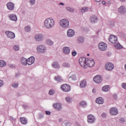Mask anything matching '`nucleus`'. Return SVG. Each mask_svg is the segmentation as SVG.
<instances>
[{"mask_svg":"<svg viewBox=\"0 0 126 126\" xmlns=\"http://www.w3.org/2000/svg\"><path fill=\"white\" fill-rule=\"evenodd\" d=\"M34 39L36 42H41L44 40V35L42 34H36L34 36Z\"/></svg>","mask_w":126,"mask_h":126,"instance_id":"7","label":"nucleus"},{"mask_svg":"<svg viewBox=\"0 0 126 126\" xmlns=\"http://www.w3.org/2000/svg\"><path fill=\"white\" fill-rule=\"evenodd\" d=\"M65 100L67 102V103H71V102H72V98L70 96L66 97Z\"/></svg>","mask_w":126,"mask_h":126,"instance_id":"36","label":"nucleus"},{"mask_svg":"<svg viewBox=\"0 0 126 126\" xmlns=\"http://www.w3.org/2000/svg\"><path fill=\"white\" fill-rule=\"evenodd\" d=\"M69 78L70 79H72V80H75L76 79V75H75V74L72 75L71 74H70L69 75Z\"/></svg>","mask_w":126,"mask_h":126,"instance_id":"34","label":"nucleus"},{"mask_svg":"<svg viewBox=\"0 0 126 126\" xmlns=\"http://www.w3.org/2000/svg\"><path fill=\"white\" fill-rule=\"evenodd\" d=\"M102 91L104 92H108L110 90V86L106 85L102 87Z\"/></svg>","mask_w":126,"mask_h":126,"instance_id":"29","label":"nucleus"},{"mask_svg":"<svg viewBox=\"0 0 126 126\" xmlns=\"http://www.w3.org/2000/svg\"><path fill=\"white\" fill-rule=\"evenodd\" d=\"M121 86L123 89H125L126 90V83H123L122 84Z\"/></svg>","mask_w":126,"mask_h":126,"instance_id":"46","label":"nucleus"},{"mask_svg":"<svg viewBox=\"0 0 126 126\" xmlns=\"http://www.w3.org/2000/svg\"><path fill=\"white\" fill-rule=\"evenodd\" d=\"M80 105L82 106L83 108H85L87 106V103L86 101H82L80 102Z\"/></svg>","mask_w":126,"mask_h":126,"instance_id":"33","label":"nucleus"},{"mask_svg":"<svg viewBox=\"0 0 126 126\" xmlns=\"http://www.w3.org/2000/svg\"><path fill=\"white\" fill-rule=\"evenodd\" d=\"M109 40L112 44H116L118 42V37L115 35H111L110 36Z\"/></svg>","mask_w":126,"mask_h":126,"instance_id":"13","label":"nucleus"},{"mask_svg":"<svg viewBox=\"0 0 126 126\" xmlns=\"http://www.w3.org/2000/svg\"><path fill=\"white\" fill-rule=\"evenodd\" d=\"M113 98L114 99H117V98H118V95L117 94H114L113 95Z\"/></svg>","mask_w":126,"mask_h":126,"instance_id":"54","label":"nucleus"},{"mask_svg":"<svg viewBox=\"0 0 126 126\" xmlns=\"http://www.w3.org/2000/svg\"><path fill=\"white\" fill-rule=\"evenodd\" d=\"M20 121L23 125H27V119L24 117H21L20 118Z\"/></svg>","mask_w":126,"mask_h":126,"instance_id":"30","label":"nucleus"},{"mask_svg":"<svg viewBox=\"0 0 126 126\" xmlns=\"http://www.w3.org/2000/svg\"><path fill=\"white\" fill-rule=\"evenodd\" d=\"M115 47L116 48V49H118V50H121V49H123V46L121 45L120 43H117L115 44Z\"/></svg>","mask_w":126,"mask_h":126,"instance_id":"37","label":"nucleus"},{"mask_svg":"<svg viewBox=\"0 0 126 126\" xmlns=\"http://www.w3.org/2000/svg\"><path fill=\"white\" fill-rule=\"evenodd\" d=\"M53 107L55 110H57V111H62V110H63V105L59 103L54 104Z\"/></svg>","mask_w":126,"mask_h":126,"instance_id":"14","label":"nucleus"},{"mask_svg":"<svg viewBox=\"0 0 126 126\" xmlns=\"http://www.w3.org/2000/svg\"><path fill=\"white\" fill-rule=\"evenodd\" d=\"M88 122L90 124H93L95 123V116L92 115H89L88 116Z\"/></svg>","mask_w":126,"mask_h":126,"instance_id":"15","label":"nucleus"},{"mask_svg":"<svg viewBox=\"0 0 126 126\" xmlns=\"http://www.w3.org/2000/svg\"><path fill=\"white\" fill-rule=\"evenodd\" d=\"M120 121L122 124H124V123H125L126 122V120H125V118H121L120 119Z\"/></svg>","mask_w":126,"mask_h":126,"instance_id":"47","label":"nucleus"},{"mask_svg":"<svg viewBox=\"0 0 126 126\" xmlns=\"http://www.w3.org/2000/svg\"><path fill=\"white\" fill-rule=\"evenodd\" d=\"M96 102L97 104H102L104 103V99L102 97H98L96 98Z\"/></svg>","mask_w":126,"mask_h":126,"instance_id":"27","label":"nucleus"},{"mask_svg":"<svg viewBox=\"0 0 126 126\" xmlns=\"http://www.w3.org/2000/svg\"><path fill=\"white\" fill-rule=\"evenodd\" d=\"M107 3L108 4H111V1H107Z\"/></svg>","mask_w":126,"mask_h":126,"instance_id":"60","label":"nucleus"},{"mask_svg":"<svg viewBox=\"0 0 126 126\" xmlns=\"http://www.w3.org/2000/svg\"><path fill=\"white\" fill-rule=\"evenodd\" d=\"M102 4H106V2L105 1H102Z\"/></svg>","mask_w":126,"mask_h":126,"instance_id":"61","label":"nucleus"},{"mask_svg":"<svg viewBox=\"0 0 126 126\" xmlns=\"http://www.w3.org/2000/svg\"><path fill=\"white\" fill-rule=\"evenodd\" d=\"M101 116L102 117V118H106L107 117V114L105 113H102Z\"/></svg>","mask_w":126,"mask_h":126,"instance_id":"52","label":"nucleus"},{"mask_svg":"<svg viewBox=\"0 0 126 126\" xmlns=\"http://www.w3.org/2000/svg\"><path fill=\"white\" fill-rule=\"evenodd\" d=\"M8 66L10 68H13L15 67V65H14V64H9L8 65Z\"/></svg>","mask_w":126,"mask_h":126,"instance_id":"49","label":"nucleus"},{"mask_svg":"<svg viewBox=\"0 0 126 126\" xmlns=\"http://www.w3.org/2000/svg\"><path fill=\"white\" fill-rule=\"evenodd\" d=\"M12 86L14 88H17V87H18V83H14Z\"/></svg>","mask_w":126,"mask_h":126,"instance_id":"45","label":"nucleus"},{"mask_svg":"<svg viewBox=\"0 0 126 126\" xmlns=\"http://www.w3.org/2000/svg\"><path fill=\"white\" fill-rule=\"evenodd\" d=\"M9 18H10V20H12V21H17V17L15 14H11L9 16Z\"/></svg>","mask_w":126,"mask_h":126,"instance_id":"23","label":"nucleus"},{"mask_svg":"<svg viewBox=\"0 0 126 126\" xmlns=\"http://www.w3.org/2000/svg\"><path fill=\"white\" fill-rule=\"evenodd\" d=\"M35 63V58L34 57L32 56L27 59V63L29 65H31V64H33Z\"/></svg>","mask_w":126,"mask_h":126,"instance_id":"16","label":"nucleus"},{"mask_svg":"<svg viewBox=\"0 0 126 126\" xmlns=\"http://www.w3.org/2000/svg\"><path fill=\"white\" fill-rule=\"evenodd\" d=\"M25 30L26 32H30V31L31 30V27H30V26H27L25 28Z\"/></svg>","mask_w":126,"mask_h":126,"instance_id":"40","label":"nucleus"},{"mask_svg":"<svg viewBox=\"0 0 126 126\" xmlns=\"http://www.w3.org/2000/svg\"><path fill=\"white\" fill-rule=\"evenodd\" d=\"M110 114L112 115V116H116V115H118V110L117 108L113 107L110 109Z\"/></svg>","mask_w":126,"mask_h":126,"instance_id":"20","label":"nucleus"},{"mask_svg":"<svg viewBox=\"0 0 126 126\" xmlns=\"http://www.w3.org/2000/svg\"><path fill=\"white\" fill-rule=\"evenodd\" d=\"M7 7L9 10H13L14 9V4L11 2H9L6 4Z\"/></svg>","mask_w":126,"mask_h":126,"instance_id":"18","label":"nucleus"},{"mask_svg":"<svg viewBox=\"0 0 126 126\" xmlns=\"http://www.w3.org/2000/svg\"><path fill=\"white\" fill-rule=\"evenodd\" d=\"M77 42L79 44H82V43H84V37L83 36H79L77 39Z\"/></svg>","mask_w":126,"mask_h":126,"instance_id":"24","label":"nucleus"},{"mask_svg":"<svg viewBox=\"0 0 126 126\" xmlns=\"http://www.w3.org/2000/svg\"><path fill=\"white\" fill-rule=\"evenodd\" d=\"M90 21L92 23H96L98 21V18L95 15L92 16L90 18Z\"/></svg>","mask_w":126,"mask_h":126,"instance_id":"21","label":"nucleus"},{"mask_svg":"<svg viewBox=\"0 0 126 126\" xmlns=\"http://www.w3.org/2000/svg\"><path fill=\"white\" fill-rule=\"evenodd\" d=\"M79 63L82 67L86 69V65L87 64V59L85 58H80L79 60Z\"/></svg>","mask_w":126,"mask_h":126,"instance_id":"4","label":"nucleus"},{"mask_svg":"<svg viewBox=\"0 0 126 126\" xmlns=\"http://www.w3.org/2000/svg\"><path fill=\"white\" fill-rule=\"evenodd\" d=\"M59 5H64V3H63V2H60L59 3Z\"/></svg>","mask_w":126,"mask_h":126,"instance_id":"56","label":"nucleus"},{"mask_svg":"<svg viewBox=\"0 0 126 126\" xmlns=\"http://www.w3.org/2000/svg\"><path fill=\"white\" fill-rule=\"evenodd\" d=\"M94 0L96 2H100V1H101V0Z\"/></svg>","mask_w":126,"mask_h":126,"instance_id":"58","label":"nucleus"},{"mask_svg":"<svg viewBox=\"0 0 126 126\" xmlns=\"http://www.w3.org/2000/svg\"><path fill=\"white\" fill-rule=\"evenodd\" d=\"M118 11L121 14H125L126 12V6L125 5L120 6L118 9Z\"/></svg>","mask_w":126,"mask_h":126,"instance_id":"17","label":"nucleus"},{"mask_svg":"<svg viewBox=\"0 0 126 126\" xmlns=\"http://www.w3.org/2000/svg\"><path fill=\"white\" fill-rule=\"evenodd\" d=\"M98 48L100 51H106L107 50V44L104 42H100L98 44Z\"/></svg>","mask_w":126,"mask_h":126,"instance_id":"10","label":"nucleus"},{"mask_svg":"<svg viewBox=\"0 0 126 126\" xmlns=\"http://www.w3.org/2000/svg\"><path fill=\"white\" fill-rule=\"evenodd\" d=\"M10 118L11 119V120H12V121H15V118H14L12 116H10Z\"/></svg>","mask_w":126,"mask_h":126,"instance_id":"55","label":"nucleus"},{"mask_svg":"<svg viewBox=\"0 0 126 126\" xmlns=\"http://www.w3.org/2000/svg\"><path fill=\"white\" fill-rule=\"evenodd\" d=\"M19 49H20V47H19V45H16L13 47V49L15 51H19Z\"/></svg>","mask_w":126,"mask_h":126,"instance_id":"42","label":"nucleus"},{"mask_svg":"<svg viewBox=\"0 0 126 126\" xmlns=\"http://www.w3.org/2000/svg\"><path fill=\"white\" fill-rule=\"evenodd\" d=\"M20 63H21L23 65H27V59L24 57H22L20 59Z\"/></svg>","mask_w":126,"mask_h":126,"instance_id":"22","label":"nucleus"},{"mask_svg":"<svg viewBox=\"0 0 126 126\" xmlns=\"http://www.w3.org/2000/svg\"><path fill=\"white\" fill-rule=\"evenodd\" d=\"M59 123H61V122H63V119H62V118H60L59 120H58Z\"/></svg>","mask_w":126,"mask_h":126,"instance_id":"57","label":"nucleus"},{"mask_svg":"<svg viewBox=\"0 0 126 126\" xmlns=\"http://www.w3.org/2000/svg\"><path fill=\"white\" fill-rule=\"evenodd\" d=\"M46 115H51V112L46 111H45Z\"/></svg>","mask_w":126,"mask_h":126,"instance_id":"53","label":"nucleus"},{"mask_svg":"<svg viewBox=\"0 0 126 126\" xmlns=\"http://www.w3.org/2000/svg\"><path fill=\"white\" fill-rule=\"evenodd\" d=\"M44 118V114H39L38 115V119H43Z\"/></svg>","mask_w":126,"mask_h":126,"instance_id":"50","label":"nucleus"},{"mask_svg":"<svg viewBox=\"0 0 126 126\" xmlns=\"http://www.w3.org/2000/svg\"><path fill=\"white\" fill-rule=\"evenodd\" d=\"M95 64V62L93 59H87L86 66L88 67H93Z\"/></svg>","mask_w":126,"mask_h":126,"instance_id":"9","label":"nucleus"},{"mask_svg":"<svg viewBox=\"0 0 126 126\" xmlns=\"http://www.w3.org/2000/svg\"><path fill=\"white\" fill-rule=\"evenodd\" d=\"M87 83L86 82V80H83L81 81V83L80 84V86L81 88H84L86 87Z\"/></svg>","mask_w":126,"mask_h":126,"instance_id":"25","label":"nucleus"},{"mask_svg":"<svg viewBox=\"0 0 126 126\" xmlns=\"http://www.w3.org/2000/svg\"><path fill=\"white\" fill-rule=\"evenodd\" d=\"M29 2L31 5H34L36 2V0H29Z\"/></svg>","mask_w":126,"mask_h":126,"instance_id":"43","label":"nucleus"},{"mask_svg":"<svg viewBox=\"0 0 126 126\" xmlns=\"http://www.w3.org/2000/svg\"><path fill=\"white\" fill-rule=\"evenodd\" d=\"M63 52L65 55H68L70 53V48L69 47H64L63 48Z\"/></svg>","mask_w":126,"mask_h":126,"instance_id":"19","label":"nucleus"},{"mask_svg":"<svg viewBox=\"0 0 126 126\" xmlns=\"http://www.w3.org/2000/svg\"><path fill=\"white\" fill-rule=\"evenodd\" d=\"M63 65L64 67H69V66H70V64H69V63H64L63 64Z\"/></svg>","mask_w":126,"mask_h":126,"instance_id":"44","label":"nucleus"},{"mask_svg":"<svg viewBox=\"0 0 126 126\" xmlns=\"http://www.w3.org/2000/svg\"><path fill=\"white\" fill-rule=\"evenodd\" d=\"M3 86V82L2 80H0V87H2Z\"/></svg>","mask_w":126,"mask_h":126,"instance_id":"51","label":"nucleus"},{"mask_svg":"<svg viewBox=\"0 0 126 126\" xmlns=\"http://www.w3.org/2000/svg\"><path fill=\"white\" fill-rule=\"evenodd\" d=\"M23 108H25V109H26V108H27V106L24 105H23Z\"/></svg>","mask_w":126,"mask_h":126,"instance_id":"62","label":"nucleus"},{"mask_svg":"<svg viewBox=\"0 0 126 126\" xmlns=\"http://www.w3.org/2000/svg\"><path fill=\"white\" fill-rule=\"evenodd\" d=\"M75 35V31L74 30L69 29L67 31V37H69L70 38H71L73 37Z\"/></svg>","mask_w":126,"mask_h":126,"instance_id":"12","label":"nucleus"},{"mask_svg":"<svg viewBox=\"0 0 126 126\" xmlns=\"http://www.w3.org/2000/svg\"><path fill=\"white\" fill-rule=\"evenodd\" d=\"M6 65V62L2 60H0V67H3Z\"/></svg>","mask_w":126,"mask_h":126,"instance_id":"35","label":"nucleus"},{"mask_svg":"<svg viewBox=\"0 0 126 126\" xmlns=\"http://www.w3.org/2000/svg\"><path fill=\"white\" fill-rule=\"evenodd\" d=\"M88 7H83L81 9V12H87L88 11Z\"/></svg>","mask_w":126,"mask_h":126,"instance_id":"39","label":"nucleus"},{"mask_svg":"<svg viewBox=\"0 0 126 126\" xmlns=\"http://www.w3.org/2000/svg\"><path fill=\"white\" fill-rule=\"evenodd\" d=\"M54 79L56 81H57V82H63V80L60 76H55Z\"/></svg>","mask_w":126,"mask_h":126,"instance_id":"26","label":"nucleus"},{"mask_svg":"<svg viewBox=\"0 0 126 126\" xmlns=\"http://www.w3.org/2000/svg\"><path fill=\"white\" fill-rule=\"evenodd\" d=\"M121 1H122V2H125L126 1V0H120Z\"/></svg>","mask_w":126,"mask_h":126,"instance_id":"63","label":"nucleus"},{"mask_svg":"<svg viewBox=\"0 0 126 126\" xmlns=\"http://www.w3.org/2000/svg\"><path fill=\"white\" fill-rule=\"evenodd\" d=\"M61 88L63 92H69V91H70V86L68 84H63L61 86Z\"/></svg>","mask_w":126,"mask_h":126,"instance_id":"6","label":"nucleus"},{"mask_svg":"<svg viewBox=\"0 0 126 126\" xmlns=\"http://www.w3.org/2000/svg\"><path fill=\"white\" fill-rule=\"evenodd\" d=\"M52 66L54 68H56L57 69L60 68V64H59V63L58 62H54L52 64Z\"/></svg>","mask_w":126,"mask_h":126,"instance_id":"28","label":"nucleus"},{"mask_svg":"<svg viewBox=\"0 0 126 126\" xmlns=\"http://www.w3.org/2000/svg\"><path fill=\"white\" fill-rule=\"evenodd\" d=\"M114 67H115V66L112 63H107L105 64V68L106 70H108L109 71L113 70V69H114Z\"/></svg>","mask_w":126,"mask_h":126,"instance_id":"8","label":"nucleus"},{"mask_svg":"<svg viewBox=\"0 0 126 126\" xmlns=\"http://www.w3.org/2000/svg\"><path fill=\"white\" fill-rule=\"evenodd\" d=\"M125 69L126 70V64L125 65Z\"/></svg>","mask_w":126,"mask_h":126,"instance_id":"64","label":"nucleus"},{"mask_svg":"<svg viewBox=\"0 0 126 126\" xmlns=\"http://www.w3.org/2000/svg\"><path fill=\"white\" fill-rule=\"evenodd\" d=\"M62 126H70V123L67 121H63L62 123Z\"/></svg>","mask_w":126,"mask_h":126,"instance_id":"38","label":"nucleus"},{"mask_svg":"<svg viewBox=\"0 0 126 126\" xmlns=\"http://www.w3.org/2000/svg\"><path fill=\"white\" fill-rule=\"evenodd\" d=\"M93 93H96V90H95L94 89L93 90Z\"/></svg>","mask_w":126,"mask_h":126,"instance_id":"59","label":"nucleus"},{"mask_svg":"<svg viewBox=\"0 0 126 126\" xmlns=\"http://www.w3.org/2000/svg\"><path fill=\"white\" fill-rule=\"evenodd\" d=\"M72 55L73 57H75L77 55V53L75 51H73L72 52Z\"/></svg>","mask_w":126,"mask_h":126,"instance_id":"48","label":"nucleus"},{"mask_svg":"<svg viewBox=\"0 0 126 126\" xmlns=\"http://www.w3.org/2000/svg\"><path fill=\"white\" fill-rule=\"evenodd\" d=\"M49 94L50 95H53L55 94V90L54 89H51L49 92Z\"/></svg>","mask_w":126,"mask_h":126,"instance_id":"41","label":"nucleus"},{"mask_svg":"<svg viewBox=\"0 0 126 126\" xmlns=\"http://www.w3.org/2000/svg\"><path fill=\"white\" fill-rule=\"evenodd\" d=\"M60 25L64 29H67L69 27V21L66 19H63L60 21Z\"/></svg>","mask_w":126,"mask_h":126,"instance_id":"2","label":"nucleus"},{"mask_svg":"<svg viewBox=\"0 0 126 126\" xmlns=\"http://www.w3.org/2000/svg\"><path fill=\"white\" fill-rule=\"evenodd\" d=\"M94 81L95 83L99 84L102 81H103V77L100 75H97L94 77Z\"/></svg>","mask_w":126,"mask_h":126,"instance_id":"5","label":"nucleus"},{"mask_svg":"<svg viewBox=\"0 0 126 126\" xmlns=\"http://www.w3.org/2000/svg\"><path fill=\"white\" fill-rule=\"evenodd\" d=\"M54 25H55V21L53 18H48L44 21V26L47 29H51L52 27H54Z\"/></svg>","mask_w":126,"mask_h":126,"instance_id":"1","label":"nucleus"},{"mask_svg":"<svg viewBox=\"0 0 126 126\" xmlns=\"http://www.w3.org/2000/svg\"><path fill=\"white\" fill-rule=\"evenodd\" d=\"M65 9L67 10V11H69V12H74V8L71 7L70 6H67L65 7Z\"/></svg>","mask_w":126,"mask_h":126,"instance_id":"32","label":"nucleus"},{"mask_svg":"<svg viewBox=\"0 0 126 126\" xmlns=\"http://www.w3.org/2000/svg\"><path fill=\"white\" fill-rule=\"evenodd\" d=\"M46 44H47V45H48L49 46H53V45H54V42L52 41V40H51L50 39H47L46 40Z\"/></svg>","mask_w":126,"mask_h":126,"instance_id":"31","label":"nucleus"},{"mask_svg":"<svg viewBox=\"0 0 126 126\" xmlns=\"http://www.w3.org/2000/svg\"><path fill=\"white\" fill-rule=\"evenodd\" d=\"M36 50L39 54H45L47 52V47L45 45H39L37 46Z\"/></svg>","mask_w":126,"mask_h":126,"instance_id":"3","label":"nucleus"},{"mask_svg":"<svg viewBox=\"0 0 126 126\" xmlns=\"http://www.w3.org/2000/svg\"><path fill=\"white\" fill-rule=\"evenodd\" d=\"M5 34L10 39H14L15 38V34L14 32L10 31H6Z\"/></svg>","mask_w":126,"mask_h":126,"instance_id":"11","label":"nucleus"}]
</instances>
